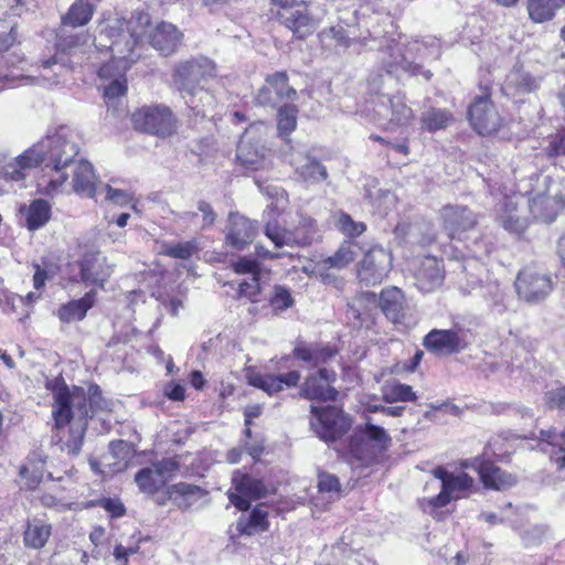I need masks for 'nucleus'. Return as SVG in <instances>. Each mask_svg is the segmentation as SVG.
I'll return each instance as SVG.
<instances>
[{"label": "nucleus", "instance_id": "1", "mask_svg": "<svg viewBox=\"0 0 565 565\" xmlns=\"http://www.w3.org/2000/svg\"><path fill=\"white\" fill-rule=\"evenodd\" d=\"M77 154L76 134L67 126H60L8 163L6 175L12 181H22L25 170L44 164L38 186L42 193L54 195L62 191L68 179V169Z\"/></svg>", "mask_w": 565, "mask_h": 565}, {"label": "nucleus", "instance_id": "2", "mask_svg": "<svg viewBox=\"0 0 565 565\" xmlns=\"http://www.w3.org/2000/svg\"><path fill=\"white\" fill-rule=\"evenodd\" d=\"M182 36L183 34L174 24L162 21L153 26L149 13L135 11L128 20L108 19L100 26L97 41L100 47L113 50L118 54V58L125 61L122 68L126 70L139 58L140 54L135 50L143 41H149L161 54L170 55L180 45Z\"/></svg>", "mask_w": 565, "mask_h": 565}, {"label": "nucleus", "instance_id": "3", "mask_svg": "<svg viewBox=\"0 0 565 565\" xmlns=\"http://www.w3.org/2000/svg\"><path fill=\"white\" fill-rule=\"evenodd\" d=\"M47 390L53 394V417L55 420V433L53 439L61 449L68 454L77 455L81 451L84 436L87 428V419L94 415V408H102L98 405V387L87 399L83 390L75 387L72 392L67 388L62 379H54L46 384Z\"/></svg>", "mask_w": 565, "mask_h": 565}, {"label": "nucleus", "instance_id": "4", "mask_svg": "<svg viewBox=\"0 0 565 565\" xmlns=\"http://www.w3.org/2000/svg\"><path fill=\"white\" fill-rule=\"evenodd\" d=\"M268 127L254 122L243 132L236 149V158L246 169L258 170L266 164L270 150L266 147Z\"/></svg>", "mask_w": 565, "mask_h": 565}, {"label": "nucleus", "instance_id": "5", "mask_svg": "<svg viewBox=\"0 0 565 565\" xmlns=\"http://www.w3.org/2000/svg\"><path fill=\"white\" fill-rule=\"evenodd\" d=\"M433 476L440 481V492L437 495L423 499L424 510H434L448 505L452 500L465 497V492L472 488L473 478L466 472L454 473L443 467L433 470Z\"/></svg>", "mask_w": 565, "mask_h": 565}, {"label": "nucleus", "instance_id": "6", "mask_svg": "<svg viewBox=\"0 0 565 565\" xmlns=\"http://www.w3.org/2000/svg\"><path fill=\"white\" fill-rule=\"evenodd\" d=\"M311 429L324 441L341 438L351 427L350 417L335 406H311Z\"/></svg>", "mask_w": 565, "mask_h": 565}, {"label": "nucleus", "instance_id": "7", "mask_svg": "<svg viewBox=\"0 0 565 565\" xmlns=\"http://www.w3.org/2000/svg\"><path fill=\"white\" fill-rule=\"evenodd\" d=\"M326 13V9L318 3L301 1L294 7L284 9L279 13V18L295 35L305 38L315 31Z\"/></svg>", "mask_w": 565, "mask_h": 565}, {"label": "nucleus", "instance_id": "8", "mask_svg": "<svg viewBox=\"0 0 565 565\" xmlns=\"http://www.w3.org/2000/svg\"><path fill=\"white\" fill-rule=\"evenodd\" d=\"M215 76L214 63L205 57L180 63L174 71V83L183 95L195 94Z\"/></svg>", "mask_w": 565, "mask_h": 565}, {"label": "nucleus", "instance_id": "9", "mask_svg": "<svg viewBox=\"0 0 565 565\" xmlns=\"http://www.w3.org/2000/svg\"><path fill=\"white\" fill-rule=\"evenodd\" d=\"M134 126L149 134L168 137L177 129V119L171 109L164 105L147 106L132 115Z\"/></svg>", "mask_w": 565, "mask_h": 565}, {"label": "nucleus", "instance_id": "10", "mask_svg": "<svg viewBox=\"0 0 565 565\" xmlns=\"http://www.w3.org/2000/svg\"><path fill=\"white\" fill-rule=\"evenodd\" d=\"M316 234V224L311 218H305L295 231L281 228L277 223L273 222H267L265 226V235L277 248L310 245L315 241Z\"/></svg>", "mask_w": 565, "mask_h": 565}, {"label": "nucleus", "instance_id": "11", "mask_svg": "<svg viewBox=\"0 0 565 565\" xmlns=\"http://www.w3.org/2000/svg\"><path fill=\"white\" fill-rule=\"evenodd\" d=\"M390 50V67H399L404 71H409L416 74L419 65L415 63L418 58H425L431 55L429 46L417 39L404 40L402 39L394 45L388 46Z\"/></svg>", "mask_w": 565, "mask_h": 565}, {"label": "nucleus", "instance_id": "12", "mask_svg": "<svg viewBox=\"0 0 565 565\" xmlns=\"http://www.w3.org/2000/svg\"><path fill=\"white\" fill-rule=\"evenodd\" d=\"M392 268V255L380 246H374L364 255L358 269L359 278L369 285L383 281Z\"/></svg>", "mask_w": 565, "mask_h": 565}, {"label": "nucleus", "instance_id": "13", "mask_svg": "<svg viewBox=\"0 0 565 565\" xmlns=\"http://www.w3.org/2000/svg\"><path fill=\"white\" fill-rule=\"evenodd\" d=\"M469 120L479 135H491L501 126L502 119L487 92L477 96L469 108Z\"/></svg>", "mask_w": 565, "mask_h": 565}, {"label": "nucleus", "instance_id": "14", "mask_svg": "<svg viewBox=\"0 0 565 565\" xmlns=\"http://www.w3.org/2000/svg\"><path fill=\"white\" fill-rule=\"evenodd\" d=\"M232 482L235 492L230 491L228 499L234 507L242 511L249 508L250 500H257L267 493V488L262 480L238 470L233 473Z\"/></svg>", "mask_w": 565, "mask_h": 565}, {"label": "nucleus", "instance_id": "15", "mask_svg": "<svg viewBox=\"0 0 565 565\" xmlns=\"http://www.w3.org/2000/svg\"><path fill=\"white\" fill-rule=\"evenodd\" d=\"M177 469L178 463L171 458H166L139 470L135 481L141 491L154 493L166 484Z\"/></svg>", "mask_w": 565, "mask_h": 565}, {"label": "nucleus", "instance_id": "16", "mask_svg": "<svg viewBox=\"0 0 565 565\" xmlns=\"http://www.w3.org/2000/svg\"><path fill=\"white\" fill-rule=\"evenodd\" d=\"M423 344L428 351L448 355L465 350L468 340L462 330L434 329L424 338Z\"/></svg>", "mask_w": 565, "mask_h": 565}, {"label": "nucleus", "instance_id": "17", "mask_svg": "<svg viewBox=\"0 0 565 565\" xmlns=\"http://www.w3.org/2000/svg\"><path fill=\"white\" fill-rule=\"evenodd\" d=\"M335 377L334 371L320 369L306 379L300 387V395L307 399L335 401L339 394L332 386Z\"/></svg>", "mask_w": 565, "mask_h": 565}, {"label": "nucleus", "instance_id": "18", "mask_svg": "<svg viewBox=\"0 0 565 565\" xmlns=\"http://www.w3.org/2000/svg\"><path fill=\"white\" fill-rule=\"evenodd\" d=\"M79 270L83 282L104 288L114 271V266L99 252H94L84 255L79 263Z\"/></svg>", "mask_w": 565, "mask_h": 565}, {"label": "nucleus", "instance_id": "19", "mask_svg": "<svg viewBox=\"0 0 565 565\" xmlns=\"http://www.w3.org/2000/svg\"><path fill=\"white\" fill-rule=\"evenodd\" d=\"M461 466L477 470L486 488L503 490L515 483V479L511 475L482 458L465 460Z\"/></svg>", "mask_w": 565, "mask_h": 565}, {"label": "nucleus", "instance_id": "20", "mask_svg": "<svg viewBox=\"0 0 565 565\" xmlns=\"http://www.w3.org/2000/svg\"><path fill=\"white\" fill-rule=\"evenodd\" d=\"M441 218L445 231L449 237H460V235L477 224L476 214L466 206L447 205L441 210Z\"/></svg>", "mask_w": 565, "mask_h": 565}, {"label": "nucleus", "instance_id": "21", "mask_svg": "<svg viewBox=\"0 0 565 565\" xmlns=\"http://www.w3.org/2000/svg\"><path fill=\"white\" fill-rule=\"evenodd\" d=\"M73 173V190L79 195L99 200V188L102 182H97L93 166L86 160L75 161L70 169Z\"/></svg>", "mask_w": 565, "mask_h": 565}, {"label": "nucleus", "instance_id": "22", "mask_svg": "<svg viewBox=\"0 0 565 565\" xmlns=\"http://www.w3.org/2000/svg\"><path fill=\"white\" fill-rule=\"evenodd\" d=\"M257 232L254 222L239 214H231L228 217L226 243L235 249H243L253 242Z\"/></svg>", "mask_w": 565, "mask_h": 565}, {"label": "nucleus", "instance_id": "23", "mask_svg": "<svg viewBox=\"0 0 565 565\" xmlns=\"http://www.w3.org/2000/svg\"><path fill=\"white\" fill-rule=\"evenodd\" d=\"M415 279L417 288L423 292L436 290L444 281L441 262L434 256L424 257L415 274Z\"/></svg>", "mask_w": 565, "mask_h": 565}, {"label": "nucleus", "instance_id": "24", "mask_svg": "<svg viewBox=\"0 0 565 565\" xmlns=\"http://www.w3.org/2000/svg\"><path fill=\"white\" fill-rule=\"evenodd\" d=\"M110 52L113 53L111 61L107 64H104L98 71V75L104 78H110L116 75L113 73V68H116V73L118 74V77H116L104 89V97L107 103H110L113 99L126 94L127 85L122 75L131 66L129 65L126 70H124L122 66L125 65V61H120L118 58V54H116L113 50H110Z\"/></svg>", "mask_w": 565, "mask_h": 565}, {"label": "nucleus", "instance_id": "25", "mask_svg": "<svg viewBox=\"0 0 565 565\" xmlns=\"http://www.w3.org/2000/svg\"><path fill=\"white\" fill-rule=\"evenodd\" d=\"M379 305L386 318L394 323L399 322L405 315L404 294L397 287L383 289L379 298Z\"/></svg>", "mask_w": 565, "mask_h": 565}, {"label": "nucleus", "instance_id": "26", "mask_svg": "<svg viewBox=\"0 0 565 565\" xmlns=\"http://www.w3.org/2000/svg\"><path fill=\"white\" fill-rule=\"evenodd\" d=\"M296 172L303 182L316 184L324 181L328 172L324 166L309 156L297 154L292 158Z\"/></svg>", "mask_w": 565, "mask_h": 565}, {"label": "nucleus", "instance_id": "27", "mask_svg": "<svg viewBox=\"0 0 565 565\" xmlns=\"http://www.w3.org/2000/svg\"><path fill=\"white\" fill-rule=\"evenodd\" d=\"M268 512L264 504L254 508L248 516L238 519L236 529L242 535H253L268 529Z\"/></svg>", "mask_w": 565, "mask_h": 565}, {"label": "nucleus", "instance_id": "28", "mask_svg": "<svg viewBox=\"0 0 565 565\" xmlns=\"http://www.w3.org/2000/svg\"><path fill=\"white\" fill-rule=\"evenodd\" d=\"M95 295L96 292L90 290L83 298L62 306L57 312L60 320L63 322L82 320L86 316L87 310L92 308Z\"/></svg>", "mask_w": 565, "mask_h": 565}, {"label": "nucleus", "instance_id": "29", "mask_svg": "<svg viewBox=\"0 0 565 565\" xmlns=\"http://www.w3.org/2000/svg\"><path fill=\"white\" fill-rule=\"evenodd\" d=\"M95 7L88 0H75L62 17V24L72 28L86 25L93 18Z\"/></svg>", "mask_w": 565, "mask_h": 565}, {"label": "nucleus", "instance_id": "30", "mask_svg": "<svg viewBox=\"0 0 565 565\" xmlns=\"http://www.w3.org/2000/svg\"><path fill=\"white\" fill-rule=\"evenodd\" d=\"M504 89L518 102H524L523 97L530 94V79L523 66H514L508 74Z\"/></svg>", "mask_w": 565, "mask_h": 565}, {"label": "nucleus", "instance_id": "31", "mask_svg": "<svg viewBox=\"0 0 565 565\" xmlns=\"http://www.w3.org/2000/svg\"><path fill=\"white\" fill-rule=\"evenodd\" d=\"M454 120L455 118L449 110L435 107L426 109L420 116L422 129L429 132L446 129Z\"/></svg>", "mask_w": 565, "mask_h": 565}, {"label": "nucleus", "instance_id": "32", "mask_svg": "<svg viewBox=\"0 0 565 565\" xmlns=\"http://www.w3.org/2000/svg\"><path fill=\"white\" fill-rule=\"evenodd\" d=\"M51 218V205L43 199L32 201L25 210L26 227L36 231L43 227Z\"/></svg>", "mask_w": 565, "mask_h": 565}, {"label": "nucleus", "instance_id": "33", "mask_svg": "<svg viewBox=\"0 0 565 565\" xmlns=\"http://www.w3.org/2000/svg\"><path fill=\"white\" fill-rule=\"evenodd\" d=\"M20 476L24 480V487L34 489L42 481L44 476V461L38 454L28 458L25 465L20 469Z\"/></svg>", "mask_w": 565, "mask_h": 565}, {"label": "nucleus", "instance_id": "34", "mask_svg": "<svg viewBox=\"0 0 565 565\" xmlns=\"http://www.w3.org/2000/svg\"><path fill=\"white\" fill-rule=\"evenodd\" d=\"M381 392L383 399L390 404L396 402H413L417 398V395L413 391L412 386L399 383L397 381L386 382L382 386Z\"/></svg>", "mask_w": 565, "mask_h": 565}, {"label": "nucleus", "instance_id": "35", "mask_svg": "<svg viewBox=\"0 0 565 565\" xmlns=\"http://www.w3.org/2000/svg\"><path fill=\"white\" fill-rule=\"evenodd\" d=\"M51 536V525L41 521L33 520L28 523L24 532V542L33 548H41Z\"/></svg>", "mask_w": 565, "mask_h": 565}, {"label": "nucleus", "instance_id": "36", "mask_svg": "<svg viewBox=\"0 0 565 565\" xmlns=\"http://www.w3.org/2000/svg\"><path fill=\"white\" fill-rule=\"evenodd\" d=\"M334 354V351H332L329 348H319L318 345H306V344H298L294 349V355L302 360L305 362L311 363L313 365H319L321 363H324L327 359L331 358Z\"/></svg>", "mask_w": 565, "mask_h": 565}, {"label": "nucleus", "instance_id": "37", "mask_svg": "<svg viewBox=\"0 0 565 565\" xmlns=\"http://www.w3.org/2000/svg\"><path fill=\"white\" fill-rule=\"evenodd\" d=\"M183 98L194 114L202 117L207 116L209 110L215 104L214 96L204 87L198 89L195 94L183 95Z\"/></svg>", "mask_w": 565, "mask_h": 565}, {"label": "nucleus", "instance_id": "38", "mask_svg": "<svg viewBox=\"0 0 565 565\" xmlns=\"http://www.w3.org/2000/svg\"><path fill=\"white\" fill-rule=\"evenodd\" d=\"M356 245L353 242H344L335 254L322 262L324 267L342 269L356 257Z\"/></svg>", "mask_w": 565, "mask_h": 565}, {"label": "nucleus", "instance_id": "39", "mask_svg": "<svg viewBox=\"0 0 565 565\" xmlns=\"http://www.w3.org/2000/svg\"><path fill=\"white\" fill-rule=\"evenodd\" d=\"M564 4L565 0H532V21L541 23L551 20Z\"/></svg>", "mask_w": 565, "mask_h": 565}, {"label": "nucleus", "instance_id": "40", "mask_svg": "<svg viewBox=\"0 0 565 565\" xmlns=\"http://www.w3.org/2000/svg\"><path fill=\"white\" fill-rule=\"evenodd\" d=\"M320 39L324 46L334 50L348 49L351 43V39L342 25H335L328 30H323L320 33Z\"/></svg>", "mask_w": 565, "mask_h": 565}, {"label": "nucleus", "instance_id": "41", "mask_svg": "<svg viewBox=\"0 0 565 565\" xmlns=\"http://www.w3.org/2000/svg\"><path fill=\"white\" fill-rule=\"evenodd\" d=\"M247 382L269 395L281 391V381L274 374H262L252 371L247 373Z\"/></svg>", "mask_w": 565, "mask_h": 565}, {"label": "nucleus", "instance_id": "42", "mask_svg": "<svg viewBox=\"0 0 565 565\" xmlns=\"http://www.w3.org/2000/svg\"><path fill=\"white\" fill-rule=\"evenodd\" d=\"M367 198L374 211L381 215L387 214L396 204V196L390 190L376 189L367 191Z\"/></svg>", "mask_w": 565, "mask_h": 565}, {"label": "nucleus", "instance_id": "43", "mask_svg": "<svg viewBox=\"0 0 565 565\" xmlns=\"http://www.w3.org/2000/svg\"><path fill=\"white\" fill-rule=\"evenodd\" d=\"M391 105V121L398 125L404 126L407 125L413 118L414 114L409 106L406 105L404 97L396 95L390 98Z\"/></svg>", "mask_w": 565, "mask_h": 565}, {"label": "nucleus", "instance_id": "44", "mask_svg": "<svg viewBox=\"0 0 565 565\" xmlns=\"http://www.w3.org/2000/svg\"><path fill=\"white\" fill-rule=\"evenodd\" d=\"M270 83L275 96L280 99H292L296 96V90L288 85V76L285 72H277L267 77Z\"/></svg>", "mask_w": 565, "mask_h": 565}, {"label": "nucleus", "instance_id": "45", "mask_svg": "<svg viewBox=\"0 0 565 565\" xmlns=\"http://www.w3.org/2000/svg\"><path fill=\"white\" fill-rule=\"evenodd\" d=\"M297 108L294 105H285L278 110V131L281 136H288L297 126Z\"/></svg>", "mask_w": 565, "mask_h": 565}, {"label": "nucleus", "instance_id": "46", "mask_svg": "<svg viewBox=\"0 0 565 565\" xmlns=\"http://www.w3.org/2000/svg\"><path fill=\"white\" fill-rule=\"evenodd\" d=\"M100 196H103L105 202L118 206H126L132 202V195L128 191L115 189L104 183L99 188V198Z\"/></svg>", "mask_w": 565, "mask_h": 565}, {"label": "nucleus", "instance_id": "47", "mask_svg": "<svg viewBox=\"0 0 565 565\" xmlns=\"http://www.w3.org/2000/svg\"><path fill=\"white\" fill-rule=\"evenodd\" d=\"M198 249L195 241H188L177 244H164L162 246V254L180 259H189Z\"/></svg>", "mask_w": 565, "mask_h": 565}, {"label": "nucleus", "instance_id": "48", "mask_svg": "<svg viewBox=\"0 0 565 565\" xmlns=\"http://www.w3.org/2000/svg\"><path fill=\"white\" fill-rule=\"evenodd\" d=\"M335 226L344 235L351 237L361 235L366 228L364 223L353 221L352 217L344 212H340L337 215Z\"/></svg>", "mask_w": 565, "mask_h": 565}, {"label": "nucleus", "instance_id": "49", "mask_svg": "<svg viewBox=\"0 0 565 565\" xmlns=\"http://www.w3.org/2000/svg\"><path fill=\"white\" fill-rule=\"evenodd\" d=\"M258 186L262 192H264L270 199L275 200V202H273L270 205H268V209L270 211H275L276 213L279 214L286 209L287 203H288V196L284 189L276 186V185H271V184H268L265 186H262L259 184Z\"/></svg>", "mask_w": 565, "mask_h": 565}, {"label": "nucleus", "instance_id": "50", "mask_svg": "<svg viewBox=\"0 0 565 565\" xmlns=\"http://www.w3.org/2000/svg\"><path fill=\"white\" fill-rule=\"evenodd\" d=\"M543 150L548 158L565 157V127L548 136Z\"/></svg>", "mask_w": 565, "mask_h": 565}, {"label": "nucleus", "instance_id": "51", "mask_svg": "<svg viewBox=\"0 0 565 565\" xmlns=\"http://www.w3.org/2000/svg\"><path fill=\"white\" fill-rule=\"evenodd\" d=\"M363 437L381 449L387 448L391 444V437L386 430L383 427L373 424H366L363 430Z\"/></svg>", "mask_w": 565, "mask_h": 565}, {"label": "nucleus", "instance_id": "52", "mask_svg": "<svg viewBox=\"0 0 565 565\" xmlns=\"http://www.w3.org/2000/svg\"><path fill=\"white\" fill-rule=\"evenodd\" d=\"M269 301L275 311H284L294 305L290 291L282 286L274 287V292Z\"/></svg>", "mask_w": 565, "mask_h": 565}, {"label": "nucleus", "instance_id": "53", "mask_svg": "<svg viewBox=\"0 0 565 565\" xmlns=\"http://www.w3.org/2000/svg\"><path fill=\"white\" fill-rule=\"evenodd\" d=\"M259 292V275H253L248 279H243L238 282V295L241 297H246L253 302H256Z\"/></svg>", "mask_w": 565, "mask_h": 565}, {"label": "nucleus", "instance_id": "54", "mask_svg": "<svg viewBox=\"0 0 565 565\" xmlns=\"http://www.w3.org/2000/svg\"><path fill=\"white\" fill-rule=\"evenodd\" d=\"M553 289L552 279L544 275L532 276V301L544 298Z\"/></svg>", "mask_w": 565, "mask_h": 565}, {"label": "nucleus", "instance_id": "55", "mask_svg": "<svg viewBox=\"0 0 565 565\" xmlns=\"http://www.w3.org/2000/svg\"><path fill=\"white\" fill-rule=\"evenodd\" d=\"M41 67H42L43 72H46V71L55 67L54 78L50 77L45 73L41 74L43 79L46 81V82H50L51 84L57 83L58 82L57 77L61 76L62 73L66 71L65 64L63 62L58 61V58L56 56H53V57H51L49 60L43 61Z\"/></svg>", "mask_w": 565, "mask_h": 565}, {"label": "nucleus", "instance_id": "56", "mask_svg": "<svg viewBox=\"0 0 565 565\" xmlns=\"http://www.w3.org/2000/svg\"><path fill=\"white\" fill-rule=\"evenodd\" d=\"M546 404L550 409L565 412V386L548 391L546 393Z\"/></svg>", "mask_w": 565, "mask_h": 565}, {"label": "nucleus", "instance_id": "57", "mask_svg": "<svg viewBox=\"0 0 565 565\" xmlns=\"http://www.w3.org/2000/svg\"><path fill=\"white\" fill-rule=\"evenodd\" d=\"M141 539L137 541L135 545L125 547L121 544L115 546L114 557L118 565H128V558L130 555L139 552Z\"/></svg>", "mask_w": 565, "mask_h": 565}, {"label": "nucleus", "instance_id": "58", "mask_svg": "<svg viewBox=\"0 0 565 565\" xmlns=\"http://www.w3.org/2000/svg\"><path fill=\"white\" fill-rule=\"evenodd\" d=\"M339 480L330 473H320L318 480V489L320 492L334 493L339 492Z\"/></svg>", "mask_w": 565, "mask_h": 565}, {"label": "nucleus", "instance_id": "59", "mask_svg": "<svg viewBox=\"0 0 565 565\" xmlns=\"http://www.w3.org/2000/svg\"><path fill=\"white\" fill-rule=\"evenodd\" d=\"M88 40V35L86 34H75L70 36L60 35L57 40V49L65 52L76 49L82 42H86Z\"/></svg>", "mask_w": 565, "mask_h": 565}, {"label": "nucleus", "instance_id": "60", "mask_svg": "<svg viewBox=\"0 0 565 565\" xmlns=\"http://www.w3.org/2000/svg\"><path fill=\"white\" fill-rule=\"evenodd\" d=\"M235 273L242 275H259L258 263L255 259L241 258L233 264Z\"/></svg>", "mask_w": 565, "mask_h": 565}, {"label": "nucleus", "instance_id": "61", "mask_svg": "<svg viewBox=\"0 0 565 565\" xmlns=\"http://www.w3.org/2000/svg\"><path fill=\"white\" fill-rule=\"evenodd\" d=\"M256 102L259 105L264 106H275L278 103V98L275 96V93L273 90L270 83H268V79H266L265 85L259 89L258 94L256 95Z\"/></svg>", "mask_w": 565, "mask_h": 565}, {"label": "nucleus", "instance_id": "62", "mask_svg": "<svg viewBox=\"0 0 565 565\" xmlns=\"http://www.w3.org/2000/svg\"><path fill=\"white\" fill-rule=\"evenodd\" d=\"M429 412L425 414V417L428 418L431 412H443L445 414L451 415V416H460L461 408L455 404L445 402L440 404H430L429 405Z\"/></svg>", "mask_w": 565, "mask_h": 565}, {"label": "nucleus", "instance_id": "63", "mask_svg": "<svg viewBox=\"0 0 565 565\" xmlns=\"http://www.w3.org/2000/svg\"><path fill=\"white\" fill-rule=\"evenodd\" d=\"M40 501L43 507L55 509L57 511H66V510L71 509V505H72L71 503L62 502V501L57 500L55 497L47 494V493L43 494L40 498Z\"/></svg>", "mask_w": 565, "mask_h": 565}, {"label": "nucleus", "instance_id": "64", "mask_svg": "<svg viewBox=\"0 0 565 565\" xmlns=\"http://www.w3.org/2000/svg\"><path fill=\"white\" fill-rule=\"evenodd\" d=\"M515 289L521 298H523L526 301L530 300L529 282L526 279L525 270L519 273L515 280Z\"/></svg>", "mask_w": 565, "mask_h": 565}]
</instances>
